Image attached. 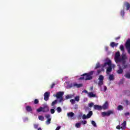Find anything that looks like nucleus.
I'll list each match as a JSON object with an SVG mask.
<instances>
[{
    "mask_svg": "<svg viewBox=\"0 0 130 130\" xmlns=\"http://www.w3.org/2000/svg\"><path fill=\"white\" fill-rule=\"evenodd\" d=\"M94 71H90L87 73H84L81 75L79 80L80 81H90L93 79V75H94Z\"/></svg>",
    "mask_w": 130,
    "mask_h": 130,
    "instance_id": "1",
    "label": "nucleus"
},
{
    "mask_svg": "<svg viewBox=\"0 0 130 130\" xmlns=\"http://www.w3.org/2000/svg\"><path fill=\"white\" fill-rule=\"evenodd\" d=\"M37 112H43L46 113L49 111V107L47 104L43 105V107H40L37 109Z\"/></svg>",
    "mask_w": 130,
    "mask_h": 130,
    "instance_id": "2",
    "label": "nucleus"
},
{
    "mask_svg": "<svg viewBox=\"0 0 130 130\" xmlns=\"http://www.w3.org/2000/svg\"><path fill=\"white\" fill-rule=\"evenodd\" d=\"M107 64L109 66V67L107 69V74L108 75L112 71V66L111 64V60L109 59L107 62H105V63L102 65V67L105 68V67H106Z\"/></svg>",
    "mask_w": 130,
    "mask_h": 130,
    "instance_id": "3",
    "label": "nucleus"
},
{
    "mask_svg": "<svg viewBox=\"0 0 130 130\" xmlns=\"http://www.w3.org/2000/svg\"><path fill=\"white\" fill-rule=\"evenodd\" d=\"M66 85H67L66 88L67 89H70V88H73V87H75L76 88H81L83 87V84H77V83H70L69 82H66Z\"/></svg>",
    "mask_w": 130,
    "mask_h": 130,
    "instance_id": "4",
    "label": "nucleus"
},
{
    "mask_svg": "<svg viewBox=\"0 0 130 130\" xmlns=\"http://www.w3.org/2000/svg\"><path fill=\"white\" fill-rule=\"evenodd\" d=\"M63 94H64V92L62 91H58L57 92L55 96L57 98V99H59V102H62V101H64V100H63Z\"/></svg>",
    "mask_w": 130,
    "mask_h": 130,
    "instance_id": "5",
    "label": "nucleus"
},
{
    "mask_svg": "<svg viewBox=\"0 0 130 130\" xmlns=\"http://www.w3.org/2000/svg\"><path fill=\"white\" fill-rule=\"evenodd\" d=\"M114 112H113V111H111V110H109L107 112H103L102 113V115L103 116H110V115H111V114H114Z\"/></svg>",
    "mask_w": 130,
    "mask_h": 130,
    "instance_id": "6",
    "label": "nucleus"
},
{
    "mask_svg": "<svg viewBox=\"0 0 130 130\" xmlns=\"http://www.w3.org/2000/svg\"><path fill=\"white\" fill-rule=\"evenodd\" d=\"M125 47L127 50V52L130 54V39L128 40L125 44Z\"/></svg>",
    "mask_w": 130,
    "mask_h": 130,
    "instance_id": "7",
    "label": "nucleus"
},
{
    "mask_svg": "<svg viewBox=\"0 0 130 130\" xmlns=\"http://www.w3.org/2000/svg\"><path fill=\"white\" fill-rule=\"evenodd\" d=\"M45 117L46 118L48 119L46 121V124H50V122H51V117H50V115L48 114H46Z\"/></svg>",
    "mask_w": 130,
    "mask_h": 130,
    "instance_id": "8",
    "label": "nucleus"
},
{
    "mask_svg": "<svg viewBox=\"0 0 130 130\" xmlns=\"http://www.w3.org/2000/svg\"><path fill=\"white\" fill-rule=\"evenodd\" d=\"M50 94V93H49V92H46L44 94V100H45V101H48V100L49 99Z\"/></svg>",
    "mask_w": 130,
    "mask_h": 130,
    "instance_id": "9",
    "label": "nucleus"
},
{
    "mask_svg": "<svg viewBox=\"0 0 130 130\" xmlns=\"http://www.w3.org/2000/svg\"><path fill=\"white\" fill-rule=\"evenodd\" d=\"M127 59V56H126V55L125 54H123L121 55V62H123L125 61V60Z\"/></svg>",
    "mask_w": 130,
    "mask_h": 130,
    "instance_id": "10",
    "label": "nucleus"
},
{
    "mask_svg": "<svg viewBox=\"0 0 130 130\" xmlns=\"http://www.w3.org/2000/svg\"><path fill=\"white\" fill-rule=\"evenodd\" d=\"M94 109H95V110H102V106H99L98 105H94Z\"/></svg>",
    "mask_w": 130,
    "mask_h": 130,
    "instance_id": "11",
    "label": "nucleus"
},
{
    "mask_svg": "<svg viewBox=\"0 0 130 130\" xmlns=\"http://www.w3.org/2000/svg\"><path fill=\"white\" fill-rule=\"evenodd\" d=\"M108 108V102H106L105 104L102 107V109H104V110L107 109Z\"/></svg>",
    "mask_w": 130,
    "mask_h": 130,
    "instance_id": "12",
    "label": "nucleus"
},
{
    "mask_svg": "<svg viewBox=\"0 0 130 130\" xmlns=\"http://www.w3.org/2000/svg\"><path fill=\"white\" fill-rule=\"evenodd\" d=\"M118 66L119 67V70L117 71V73L119 74H122L123 70H122V69L121 68V66H120V64H118Z\"/></svg>",
    "mask_w": 130,
    "mask_h": 130,
    "instance_id": "13",
    "label": "nucleus"
},
{
    "mask_svg": "<svg viewBox=\"0 0 130 130\" xmlns=\"http://www.w3.org/2000/svg\"><path fill=\"white\" fill-rule=\"evenodd\" d=\"M67 116H68V117H71L72 118L74 117V116H75V113H74V112H73L68 113Z\"/></svg>",
    "mask_w": 130,
    "mask_h": 130,
    "instance_id": "14",
    "label": "nucleus"
},
{
    "mask_svg": "<svg viewBox=\"0 0 130 130\" xmlns=\"http://www.w3.org/2000/svg\"><path fill=\"white\" fill-rule=\"evenodd\" d=\"M26 111L27 112H31L32 111V107L30 106H27L25 108Z\"/></svg>",
    "mask_w": 130,
    "mask_h": 130,
    "instance_id": "15",
    "label": "nucleus"
},
{
    "mask_svg": "<svg viewBox=\"0 0 130 130\" xmlns=\"http://www.w3.org/2000/svg\"><path fill=\"white\" fill-rule=\"evenodd\" d=\"M114 59H115V61L116 63L121 62V58H120V56L114 58Z\"/></svg>",
    "mask_w": 130,
    "mask_h": 130,
    "instance_id": "16",
    "label": "nucleus"
},
{
    "mask_svg": "<svg viewBox=\"0 0 130 130\" xmlns=\"http://www.w3.org/2000/svg\"><path fill=\"white\" fill-rule=\"evenodd\" d=\"M118 45V43H114V42H112L110 43V46H111L113 48L114 47V46H115V47H116Z\"/></svg>",
    "mask_w": 130,
    "mask_h": 130,
    "instance_id": "17",
    "label": "nucleus"
},
{
    "mask_svg": "<svg viewBox=\"0 0 130 130\" xmlns=\"http://www.w3.org/2000/svg\"><path fill=\"white\" fill-rule=\"evenodd\" d=\"M88 97L90 98H92V97L95 98L96 97V94H94L93 92H89Z\"/></svg>",
    "mask_w": 130,
    "mask_h": 130,
    "instance_id": "18",
    "label": "nucleus"
},
{
    "mask_svg": "<svg viewBox=\"0 0 130 130\" xmlns=\"http://www.w3.org/2000/svg\"><path fill=\"white\" fill-rule=\"evenodd\" d=\"M91 115H93V112H92V111H90L89 112L88 114L86 115V117L87 118H90Z\"/></svg>",
    "mask_w": 130,
    "mask_h": 130,
    "instance_id": "19",
    "label": "nucleus"
},
{
    "mask_svg": "<svg viewBox=\"0 0 130 130\" xmlns=\"http://www.w3.org/2000/svg\"><path fill=\"white\" fill-rule=\"evenodd\" d=\"M125 61L122 62V69H126L127 68V65L125 64Z\"/></svg>",
    "mask_w": 130,
    "mask_h": 130,
    "instance_id": "20",
    "label": "nucleus"
},
{
    "mask_svg": "<svg viewBox=\"0 0 130 130\" xmlns=\"http://www.w3.org/2000/svg\"><path fill=\"white\" fill-rule=\"evenodd\" d=\"M121 128H125V127H126V121H124V122L121 124Z\"/></svg>",
    "mask_w": 130,
    "mask_h": 130,
    "instance_id": "21",
    "label": "nucleus"
},
{
    "mask_svg": "<svg viewBox=\"0 0 130 130\" xmlns=\"http://www.w3.org/2000/svg\"><path fill=\"white\" fill-rule=\"evenodd\" d=\"M99 80L100 82H103V80H104V76L103 75H100L99 77Z\"/></svg>",
    "mask_w": 130,
    "mask_h": 130,
    "instance_id": "22",
    "label": "nucleus"
},
{
    "mask_svg": "<svg viewBox=\"0 0 130 130\" xmlns=\"http://www.w3.org/2000/svg\"><path fill=\"white\" fill-rule=\"evenodd\" d=\"M126 8L127 11H128V10H129V9H130V4H129V3H126Z\"/></svg>",
    "mask_w": 130,
    "mask_h": 130,
    "instance_id": "23",
    "label": "nucleus"
},
{
    "mask_svg": "<svg viewBox=\"0 0 130 130\" xmlns=\"http://www.w3.org/2000/svg\"><path fill=\"white\" fill-rule=\"evenodd\" d=\"M120 56V54L119 52H117L115 53L114 58L119 57Z\"/></svg>",
    "mask_w": 130,
    "mask_h": 130,
    "instance_id": "24",
    "label": "nucleus"
},
{
    "mask_svg": "<svg viewBox=\"0 0 130 130\" xmlns=\"http://www.w3.org/2000/svg\"><path fill=\"white\" fill-rule=\"evenodd\" d=\"M117 109L118 110H123V107H122L121 105H119L117 107Z\"/></svg>",
    "mask_w": 130,
    "mask_h": 130,
    "instance_id": "25",
    "label": "nucleus"
},
{
    "mask_svg": "<svg viewBox=\"0 0 130 130\" xmlns=\"http://www.w3.org/2000/svg\"><path fill=\"white\" fill-rule=\"evenodd\" d=\"M91 124H92L93 126H94V127H97V124H96V122H95L94 121H91Z\"/></svg>",
    "mask_w": 130,
    "mask_h": 130,
    "instance_id": "26",
    "label": "nucleus"
},
{
    "mask_svg": "<svg viewBox=\"0 0 130 130\" xmlns=\"http://www.w3.org/2000/svg\"><path fill=\"white\" fill-rule=\"evenodd\" d=\"M81 123H77L75 124V126H76V127H77V128H79L81 127Z\"/></svg>",
    "mask_w": 130,
    "mask_h": 130,
    "instance_id": "27",
    "label": "nucleus"
},
{
    "mask_svg": "<svg viewBox=\"0 0 130 130\" xmlns=\"http://www.w3.org/2000/svg\"><path fill=\"white\" fill-rule=\"evenodd\" d=\"M100 67H101L100 63H97L95 65V69L97 70V69H99V68H100Z\"/></svg>",
    "mask_w": 130,
    "mask_h": 130,
    "instance_id": "28",
    "label": "nucleus"
},
{
    "mask_svg": "<svg viewBox=\"0 0 130 130\" xmlns=\"http://www.w3.org/2000/svg\"><path fill=\"white\" fill-rule=\"evenodd\" d=\"M120 49L121 51H124V47H123V45H121L120 46Z\"/></svg>",
    "mask_w": 130,
    "mask_h": 130,
    "instance_id": "29",
    "label": "nucleus"
},
{
    "mask_svg": "<svg viewBox=\"0 0 130 130\" xmlns=\"http://www.w3.org/2000/svg\"><path fill=\"white\" fill-rule=\"evenodd\" d=\"M56 103H57V100H55L54 101L52 102L51 104V106H54V105H55Z\"/></svg>",
    "mask_w": 130,
    "mask_h": 130,
    "instance_id": "30",
    "label": "nucleus"
},
{
    "mask_svg": "<svg viewBox=\"0 0 130 130\" xmlns=\"http://www.w3.org/2000/svg\"><path fill=\"white\" fill-rule=\"evenodd\" d=\"M68 80H69V77H68V76H65V77L62 79V81H63V82H64V81L66 82V81H68Z\"/></svg>",
    "mask_w": 130,
    "mask_h": 130,
    "instance_id": "31",
    "label": "nucleus"
},
{
    "mask_svg": "<svg viewBox=\"0 0 130 130\" xmlns=\"http://www.w3.org/2000/svg\"><path fill=\"white\" fill-rule=\"evenodd\" d=\"M71 98H73V95H67L66 96V99H71Z\"/></svg>",
    "mask_w": 130,
    "mask_h": 130,
    "instance_id": "32",
    "label": "nucleus"
},
{
    "mask_svg": "<svg viewBox=\"0 0 130 130\" xmlns=\"http://www.w3.org/2000/svg\"><path fill=\"white\" fill-rule=\"evenodd\" d=\"M39 119L42 121L44 120V117H43V116H39Z\"/></svg>",
    "mask_w": 130,
    "mask_h": 130,
    "instance_id": "33",
    "label": "nucleus"
},
{
    "mask_svg": "<svg viewBox=\"0 0 130 130\" xmlns=\"http://www.w3.org/2000/svg\"><path fill=\"white\" fill-rule=\"evenodd\" d=\"M75 101H77V102H79L80 101V96H77L75 98Z\"/></svg>",
    "mask_w": 130,
    "mask_h": 130,
    "instance_id": "34",
    "label": "nucleus"
},
{
    "mask_svg": "<svg viewBox=\"0 0 130 130\" xmlns=\"http://www.w3.org/2000/svg\"><path fill=\"white\" fill-rule=\"evenodd\" d=\"M57 112H58L59 113H60V112H61V107H57Z\"/></svg>",
    "mask_w": 130,
    "mask_h": 130,
    "instance_id": "35",
    "label": "nucleus"
},
{
    "mask_svg": "<svg viewBox=\"0 0 130 130\" xmlns=\"http://www.w3.org/2000/svg\"><path fill=\"white\" fill-rule=\"evenodd\" d=\"M114 78H113V75H110L109 76V80L110 81H113Z\"/></svg>",
    "mask_w": 130,
    "mask_h": 130,
    "instance_id": "36",
    "label": "nucleus"
},
{
    "mask_svg": "<svg viewBox=\"0 0 130 130\" xmlns=\"http://www.w3.org/2000/svg\"><path fill=\"white\" fill-rule=\"evenodd\" d=\"M125 77L127 78V79H130V74L129 73H126L125 75Z\"/></svg>",
    "mask_w": 130,
    "mask_h": 130,
    "instance_id": "37",
    "label": "nucleus"
},
{
    "mask_svg": "<svg viewBox=\"0 0 130 130\" xmlns=\"http://www.w3.org/2000/svg\"><path fill=\"white\" fill-rule=\"evenodd\" d=\"M39 103V100L38 99H35L34 104H38Z\"/></svg>",
    "mask_w": 130,
    "mask_h": 130,
    "instance_id": "38",
    "label": "nucleus"
},
{
    "mask_svg": "<svg viewBox=\"0 0 130 130\" xmlns=\"http://www.w3.org/2000/svg\"><path fill=\"white\" fill-rule=\"evenodd\" d=\"M70 102H71V103H72V104H75V100H74V99H71V100H70Z\"/></svg>",
    "mask_w": 130,
    "mask_h": 130,
    "instance_id": "39",
    "label": "nucleus"
},
{
    "mask_svg": "<svg viewBox=\"0 0 130 130\" xmlns=\"http://www.w3.org/2000/svg\"><path fill=\"white\" fill-rule=\"evenodd\" d=\"M54 112H55V111L54 110V109H51L50 110V113H51V114H53V113H54Z\"/></svg>",
    "mask_w": 130,
    "mask_h": 130,
    "instance_id": "40",
    "label": "nucleus"
},
{
    "mask_svg": "<svg viewBox=\"0 0 130 130\" xmlns=\"http://www.w3.org/2000/svg\"><path fill=\"white\" fill-rule=\"evenodd\" d=\"M93 106H94V103H89L88 104L89 107H92Z\"/></svg>",
    "mask_w": 130,
    "mask_h": 130,
    "instance_id": "41",
    "label": "nucleus"
},
{
    "mask_svg": "<svg viewBox=\"0 0 130 130\" xmlns=\"http://www.w3.org/2000/svg\"><path fill=\"white\" fill-rule=\"evenodd\" d=\"M80 123H82V124H87V121L86 120L82 121Z\"/></svg>",
    "mask_w": 130,
    "mask_h": 130,
    "instance_id": "42",
    "label": "nucleus"
},
{
    "mask_svg": "<svg viewBox=\"0 0 130 130\" xmlns=\"http://www.w3.org/2000/svg\"><path fill=\"white\" fill-rule=\"evenodd\" d=\"M98 85H99L100 87H101V86L103 85V82H99Z\"/></svg>",
    "mask_w": 130,
    "mask_h": 130,
    "instance_id": "43",
    "label": "nucleus"
},
{
    "mask_svg": "<svg viewBox=\"0 0 130 130\" xmlns=\"http://www.w3.org/2000/svg\"><path fill=\"white\" fill-rule=\"evenodd\" d=\"M86 118H87V116H86V115H85V114L83 115V116H82V119H86Z\"/></svg>",
    "mask_w": 130,
    "mask_h": 130,
    "instance_id": "44",
    "label": "nucleus"
},
{
    "mask_svg": "<svg viewBox=\"0 0 130 130\" xmlns=\"http://www.w3.org/2000/svg\"><path fill=\"white\" fill-rule=\"evenodd\" d=\"M55 86V83H53L52 84V85H51V89L53 88V87H54Z\"/></svg>",
    "mask_w": 130,
    "mask_h": 130,
    "instance_id": "45",
    "label": "nucleus"
},
{
    "mask_svg": "<svg viewBox=\"0 0 130 130\" xmlns=\"http://www.w3.org/2000/svg\"><path fill=\"white\" fill-rule=\"evenodd\" d=\"M121 16H122V17H123V16H124V11L123 10L121 12Z\"/></svg>",
    "mask_w": 130,
    "mask_h": 130,
    "instance_id": "46",
    "label": "nucleus"
},
{
    "mask_svg": "<svg viewBox=\"0 0 130 130\" xmlns=\"http://www.w3.org/2000/svg\"><path fill=\"white\" fill-rule=\"evenodd\" d=\"M34 127L35 128H38V124H34Z\"/></svg>",
    "mask_w": 130,
    "mask_h": 130,
    "instance_id": "47",
    "label": "nucleus"
},
{
    "mask_svg": "<svg viewBox=\"0 0 130 130\" xmlns=\"http://www.w3.org/2000/svg\"><path fill=\"white\" fill-rule=\"evenodd\" d=\"M104 92H106L107 90V87H106V86H104Z\"/></svg>",
    "mask_w": 130,
    "mask_h": 130,
    "instance_id": "48",
    "label": "nucleus"
},
{
    "mask_svg": "<svg viewBox=\"0 0 130 130\" xmlns=\"http://www.w3.org/2000/svg\"><path fill=\"white\" fill-rule=\"evenodd\" d=\"M116 128L117 129H120V128H121V127L120 126V125H118L116 126Z\"/></svg>",
    "mask_w": 130,
    "mask_h": 130,
    "instance_id": "49",
    "label": "nucleus"
},
{
    "mask_svg": "<svg viewBox=\"0 0 130 130\" xmlns=\"http://www.w3.org/2000/svg\"><path fill=\"white\" fill-rule=\"evenodd\" d=\"M61 128V126H58L56 127V128L55 129V130H60V128Z\"/></svg>",
    "mask_w": 130,
    "mask_h": 130,
    "instance_id": "50",
    "label": "nucleus"
},
{
    "mask_svg": "<svg viewBox=\"0 0 130 130\" xmlns=\"http://www.w3.org/2000/svg\"><path fill=\"white\" fill-rule=\"evenodd\" d=\"M82 93H88V91H87V90H84L82 91Z\"/></svg>",
    "mask_w": 130,
    "mask_h": 130,
    "instance_id": "51",
    "label": "nucleus"
},
{
    "mask_svg": "<svg viewBox=\"0 0 130 130\" xmlns=\"http://www.w3.org/2000/svg\"><path fill=\"white\" fill-rule=\"evenodd\" d=\"M125 115L126 116H127V115H129V113H128V112L125 113Z\"/></svg>",
    "mask_w": 130,
    "mask_h": 130,
    "instance_id": "52",
    "label": "nucleus"
},
{
    "mask_svg": "<svg viewBox=\"0 0 130 130\" xmlns=\"http://www.w3.org/2000/svg\"><path fill=\"white\" fill-rule=\"evenodd\" d=\"M118 39H120V37H118L115 38L116 40H118Z\"/></svg>",
    "mask_w": 130,
    "mask_h": 130,
    "instance_id": "53",
    "label": "nucleus"
},
{
    "mask_svg": "<svg viewBox=\"0 0 130 130\" xmlns=\"http://www.w3.org/2000/svg\"><path fill=\"white\" fill-rule=\"evenodd\" d=\"M105 50L106 51H108V47H105Z\"/></svg>",
    "mask_w": 130,
    "mask_h": 130,
    "instance_id": "54",
    "label": "nucleus"
},
{
    "mask_svg": "<svg viewBox=\"0 0 130 130\" xmlns=\"http://www.w3.org/2000/svg\"><path fill=\"white\" fill-rule=\"evenodd\" d=\"M100 73H101V70H98V74H100Z\"/></svg>",
    "mask_w": 130,
    "mask_h": 130,
    "instance_id": "55",
    "label": "nucleus"
},
{
    "mask_svg": "<svg viewBox=\"0 0 130 130\" xmlns=\"http://www.w3.org/2000/svg\"><path fill=\"white\" fill-rule=\"evenodd\" d=\"M125 102H126V103L127 104H128V101L126 100Z\"/></svg>",
    "mask_w": 130,
    "mask_h": 130,
    "instance_id": "56",
    "label": "nucleus"
},
{
    "mask_svg": "<svg viewBox=\"0 0 130 130\" xmlns=\"http://www.w3.org/2000/svg\"><path fill=\"white\" fill-rule=\"evenodd\" d=\"M38 130H42V129L41 128V127H39L38 128Z\"/></svg>",
    "mask_w": 130,
    "mask_h": 130,
    "instance_id": "57",
    "label": "nucleus"
},
{
    "mask_svg": "<svg viewBox=\"0 0 130 130\" xmlns=\"http://www.w3.org/2000/svg\"><path fill=\"white\" fill-rule=\"evenodd\" d=\"M120 84H122V82H120V83H119V85H120Z\"/></svg>",
    "mask_w": 130,
    "mask_h": 130,
    "instance_id": "58",
    "label": "nucleus"
},
{
    "mask_svg": "<svg viewBox=\"0 0 130 130\" xmlns=\"http://www.w3.org/2000/svg\"><path fill=\"white\" fill-rule=\"evenodd\" d=\"M91 90H93V87H91Z\"/></svg>",
    "mask_w": 130,
    "mask_h": 130,
    "instance_id": "59",
    "label": "nucleus"
}]
</instances>
